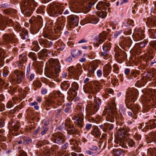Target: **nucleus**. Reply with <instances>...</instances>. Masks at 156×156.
Wrapping results in <instances>:
<instances>
[{"label":"nucleus","instance_id":"obj_1","mask_svg":"<svg viewBox=\"0 0 156 156\" xmlns=\"http://www.w3.org/2000/svg\"><path fill=\"white\" fill-rule=\"evenodd\" d=\"M130 129L128 127L119 129L117 133L118 141L117 143L122 147L127 148V144L130 147L135 146V142L133 140L129 138L130 134L128 133Z\"/></svg>","mask_w":156,"mask_h":156},{"label":"nucleus","instance_id":"obj_2","mask_svg":"<svg viewBox=\"0 0 156 156\" xmlns=\"http://www.w3.org/2000/svg\"><path fill=\"white\" fill-rule=\"evenodd\" d=\"M48 62L50 67L45 70L46 76L52 79L57 77L60 72V66L58 60L57 59L51 58L49 60Z\"/></svg>","mask_w":156,"mask_h":156},{"label":"nucleus","instance_id":"obj_3","mask_svg":"<svg viewBox=\"0 0 156 156\" xmlns=\"http://www.w3.org/2000/svg\"><path fill=\"white\" fill-rule=\"evenodd\" d=\"M116 106L115 103L112 102L111 105H108L104 110L103 115L107 114L106 119L107 121L113 122L114 121V116L116 119L117 112L115 111Z\"/></svg>","mask_w":156,"mask_h":156},{"label":"nucleus","instance_id":"obj_4","mask_svg":"<svg viewBox=\"0 0 156 156\" xmlns=\"http://www.w3.org/2000/svg\"><path fill=\"white\" fill-rule=\"evenodd\" d=\"M37 5V2L34 0H23L21 2V9L23 14L29 16L30 15V11L33 10L34 7Z\"/></svg>","mask_w":156,"mask_h":156},{"label":"nucleus","instance_id":"obj_5","mask_svg":"<svg viewBox=\"0 0 156 156\" xmlns=\"http://www.w3.org/2000/svg\"><path fill=\"white\" fill-rule=\"evenodd\" d=\"M138 94V91L136 89H131L129 90L127 92L125 102L127 108H131L134 104Z\"/></svg>","mask_w":156,"mask_h":156},{"label":"nucleus","instance_id":"obj_6","mask_svg":"<svg viewBox=\"0 0 156 156\" xmlns=\"http://www.w3.org/2000/svg\"><path fill=\"white\" fill-rule=\"evenodd\" d=\"M75 5H80L83 12L87 13L90 10L91 6L95 3L96 0H70Z\"/></svg>","mask_w":156,"mask_h":156},{"label":"nucleus","instance_id":"obj_7","mask_svg":"<svg viewBox=\"0 0 156 156\" xmlns=\"http://www.w3.org/2000/svg\"><path fill=\"white\" fill-rule=\"evenodd\" d=\"M64 7L61 4H51L47 7L48 14L50 16H57L61 14L63 11Z\"/></svg>","mask_w":156,"mask_h":156},{"label":"nucleus","instance_id":"obj_8","mask_svg":"<svg viewBox=\"0 0 156 156\" xmlns=\"http://www.w3.org/2000/svg\"><path fill=\"white\" fill-rule=\"evenodd\" d=\"M25 75L23 72L16 69L9 76L10 82L13 84H20L24 79Z\"/></svg>","mask_w":156,"mask_h":156},{"label":"nucleus","instance_id":"obj_9","mask_svg":"<svg viewBox=\"0 0 156 156\" xmlns=\"http://www.w3.org/2000/svg\"><path fill=\"white\" fill-rule=\"evenodd\" d=\"M94 104L88 105L86 108V110L88 114L92 115L94 114L99 109L100 105L101 104V99L95 97L94 100Z\"/></svg>","mask_w":156,"mask_h":156},{"label":"nucleus","instance_id":"obj_10","mask_svg":"<svg viewBox=\"0 0 156 156\" xmlns=\"http://www.w3.org/2000/svg\"><path fill=\"white\" fill-rule=\"evenodd\" d=\"M79 109H80L79 112L80 113V114L75 117L74 123L76 126L81 128L83 126V116L82 111H83L84 109L83 108H82L80 106H78L77 107L78 110Z\"/></svg>","mask_w":156,"mask_h":156},{"label":"nucleus","instance_id":"obj_11","mask_svg":"<svg viewBox=\"0 0 156 156\" xmlns=\"http://www.w3.org/2000/svg\"><path fill=\"white\" fill-rule=\"evenodd\" d=\"M132 106L133 107L131 108H128L129 109H132V112H129L128 109H126L124 110V111H122V112L125 115L128 113V115L129 116L133 119H136L137 118V114L138 113L139 107L138 105H133V106Z\"/></svg>","mask_w":156,"mask_h":156},{"label":"nucleus","instance_id":"obj_12","mask_svg":"<svg viewBox=\"0 0 156 156\" xmlns=\"http://www.w3.org/2000/svg\"><path fill=\"white\" fill-rule=\"evenodd\" d=\"M42 19L40 16L37 17L33 16L29 20V22L33 25V27L38 30L42 24Z\"/></svg>","mask_w":156,"mask_h":156},{"label":"nucleus","instance_id":"obj_13","mask_svg":"<svg viewBox=\"0 0 156 156\" xmlns=\"http://www.w3.org/2000/svg\"><path fill=\"white\" fill-rule=\"evenodd\" d=\"M16 36L13 33L5 34L3 36V43L5 44H9L11 42L15 41Z\"/></svg>","mask_w":156,"mask_h":156},{"label":"nucleus","instance_id":"obj_14","mask_svg":"<svg viewBox=\"0 0 156 156\" xmlns=\"http://www.w3.org/2000/svg\"><path fill=\"white\" fill-rule=\"evenodd\" d=\"M53 142L58 144H62L65 141V136L62 133L58 132L53 135Z\"/></svg>","mask_w":156,"mask_h":156},{"label":"nucleus","instance_id":"obj_15","mask_svg":"<svg viewBox=\"0 0 156 156\" xmlns=\"http://www.w3.org/2000/svg\"><path fill=\"white\" fill-rule=\"evenodd\" d=\"M13 20L11 19H9L6 18L3 19L2 15L0 14V27L2 30H4L6 25L9 23L12 26L13 24Z\"/></svg>","mask_w":156,"mask_h":156},{"label":"nucleus","instance_id":"obj_16","mask_svg":"<svg viewBox=\"0 0 156 156\" xmlns=\"http://www.w3.org/2000/svg\"><path fill=\"white\" fill-rule=\"evenodd\" d=\"M66 18L63 16L58 18L56 22L55 26L56 28L58 30H62L65 25Z\"/></svg>","mask_w":156,"mask_h":156},{"label":"nucleus","instance_id":"obj_17","mask_svg":"<svg viewBox=\"0 0 156 156\" xmlns=\"http://www.w3.org/2000/svg\"><path fill=\"white\" fill-rule=\"evenodd\" d=\"M68 22L70 25L78 26L79 22V17L75 15H71L68 16Z\"/></svg>","mask_w":156,"mask_h":156},{"label":"nucleus","instance_id":"obj_18","mask_svg":"<svg viewBox=\"0 0 156 156\" xmlns=\"http://www.w3.org/2000/svg\"><path fill=\"white\" fill-rule=\"evenodd\" d=\"M83 89L86 92H88L91 93H94L96 92L99 91V87L97 85L87 87L85 85L83 87Z\"/></svg>","mask_w":156,"mask_h":156},{"label":"nucleus","instance_id":"obj_19","mask_svg":"<svg viewBox=\"0 0 156 156\" xmlns=\"http://www.w3.org/2000/svg\"><path fill=\"white\" fill-rule=\"evenodd\" d=\"M156 127V120L154 119L149 121L143 129V131L147 132L148 129H151Z\"/></svg>","mask_w":156,"mask_h":156},{"label":"nucleus","instance_id":"obj_20","mask_svg":"<svg viewBox=\"0 0 156 156\" xmlns=\"http://www.w3.org/2000/svg\"><path fill=\"white\" fill-rule=\"evenodd\" d=\"M110 5L108 2L104 0L102 2H100L97 5L96 8L98 10H104L105 7H108Z\"/></svg>","mask_w":156,"mask_h":156},{"label":"nucleus","instance_id":"obj_21","mask_svg":"<svg viewBox=\"0 0 156 156\" xmlns=\"http://www.w3.org/2000/svg\"><path fill=\"white\" fill-rule=\"evenodd\" d=\"M133 35L138 40H142L144 38V35L141 28H138L134 33Z\"/></svg>","mask_w":156,"mask_h":156},{"label":"nucleus","instance_id":"obj_22","mask_svg":"<svg viewBox=\"0 0 156 156\" xmlns=\"http://www.w3.org/2000/svg\"><path fill=\"white\" fill-rule=\"evenodd\" d=\"M115 56L117 59L122 60L126 57V55L123 51L119 50L116 52Z\"/></svg>","mask_w":156,"mask_h":156},{"label":"nucleus","instance_id":"obj_23","mask_svg":"<svg viewBox=\"0 0 156 156\" xmlns=\"http://www.w3.org/2000/svg\"><path fill=\"white\" fill-rule=\"evenodd\" d=\"M70 144L71 145V147L74 151L76 152H79L80 149L78 147V144L77 141L73 139L69 140Z\"/></svg>","mask_w":156,"mask_h":156},{"label":"nucleus","instance_id":"obj_24","mask_svg":"<svg viewBox=\"0 0 156 156\" xmlns=\"http://www.w3.org/2000/svg\"><path fill=\"white\" fill-rule=\"evenodd\" d=\"M112 71V66L109 64L105 65L103 68V74L104 76L106 77Z\"/></svg>","mask_w":156,"mask_h":156},{"label":"nucleus","instance_id":"obj_25","mask_svg":"<svg viewBox=\"0 0 156 156\" xmlns=\"http://www.w3.org/2000/svg\"><path fill=\"white\" fill-rule=\"evenodd\" d=\"M86 20H87V23L96 24L98 22L99 19L96 16L92 15L87 17L86 18Z\"/></svg>","mask_w":156,"mask_h":156},{"label":"nucleus","instance_id":"obj_26","mask_svg":"<svg viewBox=\"0 0 156 156\" xmlns=\"http://www.w3.org/2000/svg\"><path fill=\"white\" fill-rule=\"evenodd\" d=\"M95 40L100 44H101L106 39L105 34L104 33H101L99 35L96 37Z\"/></svg>","mask_w":156,"mask_h":156},{"label":"nucleus","instance_id":"obj_27","mask_svg":"<svg viewBox=\"0 0 156 156\" xmlns=\"http://www.w3.org/2000/svg\"><path fill=\"white\" fill-rule=\"evenodd\" d=\"M48 52V50L46 49H44L40 52L38 53L37 55L39 58L43 59L44 57H47V54L46 53Z\"/></svg>","mask_w":156,"mask_h":156},{"label":"nucleus","instance_id":"obj_28","mask_svg":"<svg viewBox=\"0 0 156 156\" xmlns=\"http://www.w3.org/2000/svg\"><path fill=\"white\" fill-rule=\"evenodd\" d=\"M91 134L97 137H99L101 135V133L98 128L96 126L94 127L93 130L91 131Z\"/></svg>","mask_w":156,"mask_h":156},{"label":"nucleus","instance_id":"obj_29","mask_svg":"<svg viewBox=\"0 0 156 156\" xmlns=\"http://www.w3.org/2000/svg\"><path fill=\"white\" fill-rule=\"evenodd\" d=\"M17 101V99L16 98H13L12 100L9 101H8L6 104V107L9 108H11L13 106V104H14L16 103Z\"/></svg>","mask_w":156,"mask_h":156},{"label":"nucleus","instance_id":"obj_30","mask_svg":"<svg viewBox=\"0 0 156 156\" xmlns=\"http://www.w3.org/2000/svg\"><path fill=\"white\" fill-rule=\"evenodd\" d=\"M97 66L96 65H95L93 63H91L90 65L88 68L89 74L93 75L94 73V71L97 68Z\"/></svg>","mask_w":156,"mask_h":156},{"label":"nucleus","instance_id":"obj_31","mask_svg":"<svg viewBox=\"0 0 156 156\" xmlns=\"http://www.w3.org/2000/svg\"><path fill=\"white\" fill-rule=\"evenodd\" d=\"M82 53L81 50H79L76 51L75 49H73L71 50V54L73 57L77 58L81 55Z\"/></svg>","mask_w":156,"mask_h":156},{"label":"nucleus","instance_id":"obj_32","mask_svg":"<svg viewBox=\"0 0 156 156\" xmlns=\"http://www.w3.org/2000/svg\"><path fill=\"white\" fill-rule=\"evenodd\" d=\"M147 24L150 27L156 26V20L152 18H149L146 22Z\"/></svg>","mask_w":156,"mask_h":156},{"label":"nucleus","instance_id":"obj_33","mask_svg":"<svg viewBox=\"0 0 156 156\" xmlns=\"http://www.w3.org/2000/svg\"><path fill=\"white\" fill-rule=\"evenodd\" d=\"M40 49V48L38 45V42L37 41H34L31 46V50L35 51H37Z\"/></svg>","mask_w":156,"mask_h":156},{"label":"nucleus","instance_id":"obj_34","mask_svg":"<svg viewBox=\"0 0 156 156\" xmlns=\"http://www.w3.org/2000/svg\"><path fill=\"white\" fill-rule=\"evenodd\" d=\"M111 48V43H108L105 44L103 46V49L104 51L103 52L109 53V51Z\"/></svg>","mask_w":156,"mask_h":156},{"label":"nucleus","instance_id":"obj_35","mask_svg":"<svg viewBox=\"0 0 156 156\" xmlns=\"http://www.w3.org/2000/svg\"><path fill=\"white\" fill-rule=\"evenodd\" d=\"M19 59L20 62V63H22L26 62L27 60V58L25 54H23L20 55L19 56Z\"/></svg>","mask_w":156,"mask_h":156},{"label":"nucleus","instance_id":"obj_36","mask_svg":"<svg viewBox=\"0 0 156 156\" xmlns=\"http://www.w3.org/2000/svg\"><path fill=\"white\" fill-rule=\"evenodd\" d=\"M107 14V12L106 11V10L105 12H104V10L102 11L101 12L98 13V16L99 17L104 18L106 16Z\"/></svg>","mask_w":156,"mask_h":156},{"label":"nucleus","instance_id":"obj_37","mask_svg":"<svg viewBox=\"0 0 156 156\" xmlns=\"http://www.w3.org/2000/svg\"><path fill=\"white\" fill-rule=\"evenodd\" d=\"M73 91L75 92L76 90H77L79 89V85L76 82L73 83L71 85Z\"/></svg>","mask_w":156,"mask_h":156},{"label":"nucleus","instance_id":"obj_38","mask_svg":"<svg viewBox=\"0 0 156 156\" xmlns=\"http://www.w3.org/2000/svg\"><path fill=\"white\" fill-rule=\"evenodd\" d=\"M68 131L69 133L70 134H72L73 136H75L77 133L76 130L73 128H69Z\"/></svg>","mask_w":156,"mask_h":156},{"label":"nucleus","instance_id":"obj_39","mask_svg":"<svg viewBox=\"0 0 156 156\" xmlns=\"http://www.w3.org/2000/svg\"><path fill=\"white\" fill-rule=\"evenodd\" d=\"M45 6L44 5H42L39 7L37 9L36 11L38 13H44L45 12Z\"/></svg>","mask_w":156,"mask_h":156},{"label":"nucleus","instance_id":"obj_40","mask_svg":"<svg viewBox=\"0 0 156 156\" xmlns=\"http://www.w3.org/2000/svg\"><path fill=\"white\" fill-rule=\"evenodd\" d=\"M13 122L11 124L12 126H13V129L15 131H18L19 127L20 126V125L19 122H16V124H13Z\"/></svg>","mask_w":156,"mask_h":156},{"label":"nucleus","instance_id":"obj_41","mask_svg":"<svg viewBox=\"0 0 156 156\" xmlns=\"http://www.w3.org/2000/svg\"><path fill=\"white\" fill-rule=\"evenodd\" d=\"M39 41L40 44L45 48V46H46V43L48 42L47 39H40Z\"/></svg>","mask_w":156,"mask_h":156},{"label":"nucleus","instance_id":"obj_42","mask_svg":"<svg viewBox=\"0 0 156 156\" xmlns=\"http://www.w3.org/2000/svg\"><path fill=\"white\" fill-rule=\"evenodd\" d=\"M133 23V20L131 19H128L125 20L124 22V24L125 26H128L132 24Z\"/></svg>","mask_w":156,"mask_h":156},{"label":"nucleus","instance_id":"obj_43","mask_svg":"<svg viewBox=\"0 0 156 156\" xmlns=\"http://www.w3.org/2000/svg\"><path fill=\"white\" fill-rule=\"evenodd\" d=\"M28 56L34 61H36L37 59L36 54L34 52H30Z\"/></svg>","mask_w":156,"mask_h":156},{"label":"nucleus","instance_id":"obj_44","mask_svg":"<svg viewBox=\"0 0 156 156\" xmlns=\"http://www.w3.org/2000/svg\"><path fill=\"white\" fill-rule=\"evenodd\" d=\"M57 49L60 50H62L65 48L64 44L63 43L58 42L57 46Z\"/></svg>","mask_w":156,"mask_h":156},{"label":"nucleus","instance_id":"obj_45","mask_svg":"<svg viewBox=\"0 0 156 156\" xmlns=\"http://www.w3.org/2000/svg\"><path fill=\"white\" fill-rule=\"evenodd\" d=\"M38 103L36 101H34L33 102H31L30 103L29 105L31 106H34V108L36 110H38L39 109V106L37 105Z\"/></svg>","mask_w":156,"mask_h":156},{"label":"nucleus","instance_id":"obj_46","mask_svg":"<svg viewBox=\"0 0 156 156\" xmlns=\"http://www.w3.org/2000/svg\"><path fill=\"white\" fill-rule=\"evenodd\" d=\"M109 53L101 52V55L105 59H107L108 58Z\"/></svg>","mask_w":156,"mask_h":156},{"label":"nucleus","instance_id":"obj_47","mask_svg":"<svg viewBox=\"0 0 156 156\" xmlns=\"http://www.w3.org/2000/svg\"><path fill=\"white\" fill-rule=\"evenodd\" d=\"M155 150H154L153 149L150 148L148 150V153H149L150 155L152 156H154V155H156V154H155Z\"/></svg>","mask_w":156,"mask_h":156},{"label":"nucleus","instance_id":"obj_48","mask_svg":"<svg viewBox=\"0 0 156 156\" xmlns=\"http://www.w3.org/2000/svg\"><path fill=\"white\" fill-rule=\"evenodd\" d=\"M126 45L129 46L132 44V41L130 38L127 37L125 40Z\"/></svg>","mask_w":156,"mask_h":156},{"label":"nucleus","instance_id":"obj_49","mask_svg":"<svg viewBox=\"0 0 156 156\" xmlns=\"http://www.w3.org/2000/svg\"><path fill=\"white\" fill-rule=\"evenodd\" d=\"M147 42L146 41H144L140 43L137 44V45L140 46V47L143 48L147 44Z\"/></svg>","mask_w":156,"mask_h":156},{"label":"nucleus","instance_id":"obj_50","mask_svg":"<svg viewBox=\"0 0 156 156\" xmlns=\"http://www.w3.org/2000/svg\"><path fill=\"white\" fill-rule=\"evenodd\" d=\"M148 76L149 77L151 78L152 77L154 79H153L154 80V79L156 78V70L154 72L152 73H150Z\"/></svg>","mask_w":156,"mask_h":156},{"label":"nucleus","instance_id":"obj_51","mask_svg":"<svg viewBox=\"0 0 156 156\" xmlns=\"http://www.w3.org/2000/svg\"><path fill=\"white\" fill-rule=\"evenodd\" d=\"M48 130V128L45 126V127H43L42 129V131L41 132V134L42 135H44L46 133Z\"/></svg>","mask_w":156,"mask_h":156},{"label":"nucleus","instance_id":"obj_52","mask_svg":"<svg viewBox=\"0 0 156 156\" xmlns=\"http://www.w3.org/2000/svg\"><path fill=\"white\" fill-rule=\"evenodd\" d=\"M140 74V71L138 70L134 71L132 73L133 76L134 78Z\"/></svg>","mask_w":156,"mask_h":156},{"label":"nucleus","instance_id":"obj_53","mask_svg":"<svg viewBox=\"0 0 156 156\" xmlns=\"http://www.w3.org/2000/svg\"><path fill=\"white\" fill-rule=\"evenodd\" d=\"M150 136L152 139L153 140L156 141V132L155 133H151Z\"/></svg>","mask_w":156,"mask_h":156},{"label":"nucleus","instance_id":"obj_54","mask_svg":"<svg viewBox=\"0 0 156 156\" xmlns=\"http://www.w3.org/2000/svg\"><path fill=\"white\" fill-rule=\"evenodd\" d=\"M9 71L6 68H4L3 69V76L4 77H6L8 75Z\"/></svg>","mask_w":156,"mask_h":156},{"label":"nucleus","instance_id":"obj_55","mask_svg":"<svg viewBox=\"0 0 156 156\" xmlns=\"http://www.w3.org/2000/svg\"><path fill=\"white\" fill-rule=\"evenodd\" d=\"M55 151V150L54 148H51V149H47L45 151V153H47L48 154H50L51 153H53Z\"/></svg>","mask_w":156,"mask_h":156},{"label":"nucleus","instance_id":"obj_56","mask_svg":"<svg viewBox=\"0 0 156 156\" xmlns=\"http://www.w3.org/2000/svg\"><path fill=\"white\" fill-rule=\"evenodd\" d=\"M4 58L2 54H0V66H2L4 64Z\"/></svg>","mask_w":156,"mask_h":156},{"label":"nucleus","instance_id":"obj_57","mask_svg":"<svg viewBox=\"0 0 156 156\" xmlns=\"http://www.w3.org/2000/svg\"><path fill=\"white\" fill-rule=\"evenodd\" d=\"M47 43H46V46H45V48H49L51 47L53 44V43L52 41H49L48 40H47Z\"/></svg>","mask_w":156,"mask_h":156},{"label":"nucleus","instance_id":"obj_58","mask_svg":"<svg viewBox=\"0 0 156 156\" xmlns=\"http://www.w3.org/2000/svg\"><path fill=\"white\" fill-rule=\"evenodd\" d=\"M106 125V123H105L104 125H101L99 126V127L101 129H102L104 132H105L107 130Z\"/></svg>","mask_w":156,"mask_h":156},{"label":"nucleus","instance_id":"obj_59","mask_svg":"<svg viewBox=\"0 0 156 156\" xmlns=\"http://www.w3.org/2000/svg\"><path fill=\"white\" fill-rule=\"evenodd\" d=\"M131 33V30L130 29H127L125 30L124 34L126 35L130 34Z\"/></svg>","mask_w":156,"mask_h":156},{"label":"nucleus","instance_id":"obj_60","mask_svg":"<svg viewBox=\"0 0 156 156\" xmlns=\"http://www.w3.org/2000/svg\"><path fill=\"white\" fill-rule=\"evenodd\" d=\"M107 129H108L110 130H111L113 128V125L112 124L106 123Z\"/></svg>","mask_w":156,"mask_h":156},{"label":"nucleus","instance_id":"obj_61","mask_svg":"<svg viewBox=\"0 0 156 156\" xmlns=\"http://www.w3.org/2000/svg\"><path fill=\"white\" fill-rule=\"evenodd\" d=\"M80 70V69L75 68L74 69L73 72H72V73L73 75L76 74L78 73Z\"/></svg>","mask_w":156,"mask_h":156},{"label":"nucleus","instance_id":"obj_62","mask_svg":"<svg viewBox=\"0 0 156 156\" xmlns=\"http://www.w3.org/2000/svg\"><path fill=\"white\" fill-rule=\"evenodd\" d=\"M134 138L136 140H140L141 136L139 134H136L134 136Z\"/></svg>","mask_w":156,"mask_h":156},{"label":"nucleus","instance_id":"obj_63","mask_svg":"<svg viewBox=\"0 0 156 156\" xmlns=\"http://www.w3.org/2000/svg\"><path fill=\"white\" fill-rule=\"evenodd\" d=\"M122 153V152L118 150H115L114 151V154L115 155V156H119Z\"/></svg>","mask_w":156,"mask_h":156},{"label":"nucleus","instance_id":"obj_64","mask_svg":"<svg viewBox=\"0 0 156 156\" xmlns=\"http://www.w3.org/2000/svg\"><path fill=\"white\" fill-rule=\"evenodd\" d=\"M19 153V156H27L26 153L23 151H20Z\"/></svg>","mask_w":156,"mask_h":156}]
</instances>
